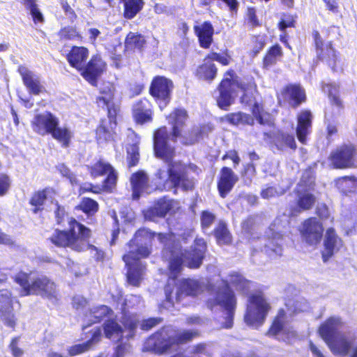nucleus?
Returning a JSON list of instances; mask_svg holds the SVG:
<instances>
[{
	"label": "nucleus",
	"mask_w": 357,
	"mask_h": 357,
	"mask_svg": "<svg viewBox=\"0 0 357 357\" xmlns=\"http://www.w3.org/2000/svg\"><path fill=\"white\" fill-rule=\"evenodd\" d=\"M238 177L231 169L225 167L220 171V176L218 183V188L222 197L226 195L231 190Z\"/></svg>",
	"instance_id": "nucleus-23"
},
{
	"label": "nucleus",
	"mask_w": 357,
	"mask_h": 357,
	"mask_svg": "<svg viewBox=\"0 0 357 357\" xmlns=\"http://www.w3.org/2000/svg\"><path fill=\"white\" fill-rule=\"evenodd\" d=\"M89 57V50L85 46L73 45L66 55L69 66L91 85L96 86L107 70V63L100 54H93L88 60Z\"/></svg>",
	"instance_id": "nucleus-4"
},
{
	"label": "nucleus",
	"mask_w": 357,
	"mask_h": 357,
	"mask_svg": "<svg viewBox=\"0 0 357 357\" xmlns=\"http://www.w3.org/2000/svg\"><path fill=\"white\" fill-rule=\"evenodd\" d=\"M256 174V167L254 163H248L243 166L241 173L243 182L245 185H250Z\"/></svg>",
	"instance_id": "nucleus-49"
},
{
	"label": "nucleus",
	"mask_w": 357,
	"mask_h": 357,
	"mask_svg": "<svg viewBox=\"0 0 357 357\" xmlns=\"http://www.w3.org/2000/svg\"><path fill=\"white\" fill-rule=\"evenodd\" d=\"M20 339V336L14 337L9 343L8 348L13 357H22L24 354V351L18 347Z\"/></svg>",
	"instance_id": "nucleus-54"
},
{
	"label": "nucleus",
	"mask_w": 357,
	"mask_h": 357,
	"mask_svg": "<svg viewBox=\"0 0 357 357\" xmlns=\"http://www.w3.org/2000/svg\"><path fill=\"white\" fill-rule=\"evenodd\" d=\"M278 26L279 29L284 32L287 28L294 26V20L290 15H283Z\"/></svg>",
	"instance_id": "nucleus-57"
},
{
	"label": "nucleus",
	"mask_w": 357,
	"mask_h": 357,
	"mask_svg": "<svg viewBox=\"0 0 357 357\" xmlns=\"http://www.w3.org/2000/svg\"><path fill=\"white\" fill-rule=\"evenodd\" d=\"M91 341H86L81 344H74L68 349V356L73 357L88 351L90 347Z\"/></svg>",
	"instance_id": "nucleus-50"
},
{
	"label": "nucleus",
	"mask_w": 357,
	"mask_h": 357,
	"mask_svg": "<svg viewBox=\"0 0 357 357\" xmlns=\"http://www.w3.org/2000/svg\"><path fill=\"white\" fill-rule=\"evenodd\" d=\"M298 206L302 210L310 209L315 202L314 196L307 190H304L301 183L297 187Z\"/></svg>",
	"instance_id": "nucleus-35"
},
{
	"label": "nucleus",
	"mask_w": 357,
	"mask_h": 357,
	"mask_svg": "<svg viewBox=\"0 0 357 357\" xmlns=\"http://www.w3.org/2000/svg\"><path fill=\"white\" fill-rule=\"evenodd\" d=\"M83 220L82 216L79 215L77 218H68V228H56L48 238V241L56 248H69L76 252H83L89 249L95 248L94 245L90 244L92 230L82 222Z\"/></svg>",
	"instance_id": "nucleus-3"
},
{
	"label": "nucleus",
	"mask_w": 357,
	"mask_h": 357,
	"mask_svg": "<svg viewBox=\"0 0 357 357\" xmlns=\"http://www.w3.org/2000/svg\"><path fill=\"white\" fill-rule=\"evenodd\" d=\"M31 126L40 136L51 135L63 148H68L71 144L73 132L67 127H60L59 119L50 112L36 114Z\"/></svg>",
	"instance_id": "nucleus-8"
},
{
	"label": "nucleus",
	"mask_w": 357,
	"mask_h": 357,
	"mask_svg": "<svg viewBox=\"0 0 357 357\" xmlns=\"http://www.w3.org/2000/svg\"><path fill=\"white\" fill-rule=\"evenodd\" d=\"M79 195L86 193V192H92L93 194H100L102 192L100 186L98 185H93V183H85L82 185H80L79 190Z\"/></svg>",
	"instance_id": "nucleus-56"
},
{
	"label": "nucleus",
	"mask_w": 357,
	"mask_h": 357,
	"mask_svg": "<svg viewBox=\"0 0 357 357\" xmlns=\"http://www.w3.org/2000/svg\"><path fill=\"white\" fill-rule=\"evenodd\" d=\"M178 291L179 294L196 296L202 291V287L197 280L183 279L179 281Z\"/></svg>",
	"instance_id": "nucleus-33"
},
{
	"label": "nucleus",
	"mask_w": 357,
	"mask_h": 357,
	"mask_svg": "<svg viewBox=\"0 0 357 357\" xmlns=\"http://www.w3.org/2000/svg\"><path fill=\"white\" fill-rule=\"evenodd\" d=\"M103 330L105 337L108 339L116 338V342H121L123 339V328L112 319L105 323Z\"/></svg>",
	"instance_id": "nucleus-34"
},
{
	"label": "nucleus",
	"mask_w": 357,
	"mask_h": 357,
	"mask_svg": "<svg viewBox=\"0 0 357 357\" xmlns=\"http://www.w3.org/2000/svg\"><path fill=\"white\" fill-rule=\"evenodd\" d=\"M286 95L291 101V105L298 106L305 99V93L300 85H290L286 88Z\"/></svg>",
	"instance_id": "nucleus-38"
},
{
	"label": "nucleus",
	"mask_w": 357,
	"mask_h": 357,
	"mask_svg": "<svg viewBox=\"0 0 357 357\" xmlns=\"http://www.w3.org/2000/svg\"><path fill=\"white\" fill-rule=\"evenodd\" d=\"M130 183L133 200H138L142 195H150L155 190L150 184L149 176L143 170L132 173L130 177Z\"/></svg>",
	"instance_id": "nucleus-14"
},
{
	"label": "nucleus",
	"mask_w": 357,
	"mask_h": 357,
	"mask_svg": "<svg viewBox=\"0 0 357 357\" xmlns=\"http://www.w3.org/2000/svg\"><path fill=\"white\" fill-rule=\"evenodd\" d=\"M145 43L144 37L139 34L129 33L125 40L127 48L129 49H142Z\"/></svg>",
	"instance_id": "nucleus-45"
},
{
	"label": "nucleus",
	"mask_w": 357,
	"mask_h": 357,
	"mask_svg": "<svg viewBox=\"0 0 357 357\" xmlns=\"http://www.w3.org/2000/svg\"><path fill=\"white\" fill-rule=\"evenodd\" d=\"M174 84L171 79L158 76V105L161 110L170 102Z\"/></svg>",
	"instance_id": "nucleus-24"
},
{
	"label": "nucleus",
	"mask_w": 357,
	"mask_h": 357,
	"mask_svg": "<svg viewBox=\"0 0 357 357\" xmlns=\"http://www.w3.org/2000/svg\"><path fill=\"white\" fill-rule=\"evenodd\" d=\"M219 86L220 96L217 99L218 105L224 109L232 103L234 96L236 95V90L240 89L243 92L241 98L242 103L251 105L253 102L254 93L256 92L255 84L250 81L248 83H238L233 79V75L228 72Z\"/></svg>",
	"instance_id": "nucleus-9"
},
{
	"label": "nucleus",
	"mask_w": 357,
	"mask_h": 357,
	"mask_svg": "<svg viewBox=\"0 0 357 357\" xmlns=\"http://www.w3.org/2000/svg\"><path fill=\"white\" fill-rule=\"evenodd\" d=\"M155 233L142 227L137 229L127 243L128 250L122 256L126 269L127 282L133 287H139L146 270L142 259L148 258L152 252V244Z\"/></svg>",
	"instance_id": "nucleus-2"
},
{
	"label": "nucleus",
	"mask_w": 357,
	"mask_h": 357,
	"mask_svg": "<svg viewBox=\"0 0 357 357\" xmlns=\"http://www.w3.org/2000/svg\"><path fill=\"white\" fill-rule=\"evenodd\" d=\"M227 119L233 125L252 124L253 122V119L250 115L243 112L230 114L227 115Z\"/></svg>",
	"instance_id": "nucleus-46"
},
{
	"label": "nucleus",
	"mask_w": 357,
	"mask_h": 357,
	"mask_svg": "<svg viewBox=\"0 0 357 357\" xmlns=\"http://www.w3.org/2000/svg\"><path fill=\"white\" fill-rule=\"evenodd\" d=\"M142 350L144 351H156V336L155 334H152L145 340Z\"/></svg>",
	"instance_id": "nucleus-58"
},
{
	"label": "nucleus",
	"mask_w": 357,
	"mask_h": 357,
	"mask_svg": "<svg viewBox=\"0 0 357 357\" xmlns=\"http://www.w3.org/2000/svg\"><path fill=\"white\" fill-rule=\"evenodd\" d=\"M11 186V180L6 174H0V197L6 195Z\"/></svg>",
	"instance_id": "nucleus-53"
},
{
	"label": "nucleus",
	"mask_w": 357,
	"mask_h": 357,
	"mask_svg": "<svg viewBox=\"0 0 357 357\" xmlns=\"http://www.w3.org/2000/svg\"><path fill=\"white\" fill-rule=\"evenodd\" d=\"M285 192L284 189H277L275 187H267L264 189H262L261 192V196L264 199H271L275 197L280 196Z\"/></svg>",
	"instance_id": "nucleus-52"
},
{
	"label": "nucleus",
	"mask_w": 357,
	"mask_h": 357,
	"mask_svg": "<svg viewBox=\"0 0 357 357\" xmlns=\"http://www.w3.org/2000/svg\"><path fill=\"white\" fill-rule=\"evenodd\" d=\"M0 311L1 316L13 311V296L8 289L0 290Z\"/></svg>",
	"instance_id": "nucleus-40"
},
{
	"label": "nucleus",
	"mask_w": 357,
	"mask_h": 357,
	"mask_svg": "<svg viewBox=\"0 0 357 357\" xmlns=\"http://www.w3.org/2000/svg\"><path fill=\"white\" fill-rule=\"evenodd\" d=\"M337 188L343 193H347L356 190L357 179L354 176H344L335 181Z\"/></svg>",
	"instance_id": "nucleus-41"
},
{
	"label": "nucleus",
	"mask_w": 357,
	"mask_h": 357,
	"mask_svg": "<svg viewBox=\"0 0 357 357\" xmlns=\"http://www.w3.org/2000/svg\"><path fill=\"white\" fill-rule=\"evenodd\" d=\"M282 55V49L280 45L273 46L264 59V64L266 67L271 66L276 63L277 58Z\"/></svg>",
	"instance_id": "nucleus-47"
},
{
	"label": "nucleus",
	"mask_w": 357,
	"mask_h": 357,
	"mask_svg": "<svg viewBox=\"0 0 357 357\" xmlns=\"http://www.w3.org/2000/svg\"><path fill=\"white\" fill-rule=\"evenodd\" d=\"M229 284L235 287L236 289L244 291L249 285L242 275L238 273H233L229 275V279L224 282L222 288L218 289L215 298L213 301H208V306L213 308L215 305H220L225 310V322L223 328H230L233 326V318L236 307V298Z\"/></svg>",
	"instance_id": "nucleus-6"
},
{
	"label": "nucleus",
	"mask_w": 357,
	"mask_h": 357,
	"mask_svg": "<svg viewBox=\"0 0 357 357\" xmlns=\"http://www.w3.org/2000/svg\"><path fill=\"white\" fill-rule=\"evenodd\" d=\"M126 151V163L128 169L137 166L140 160L139 139L135 137L132 144H128Z\"/></svg>",
	"instance_id": "nucleus-32"
},
{
	"label": "nucleus",
	"mask_w": 357,
	"mask_h": 357,
	"mask_svg": "<svg viewBox=\"0 0 357 357\" xmlns=\"http://www.w3.org/2000/svg\"><path fill=\"white\" fill-rule=\"evenodd\" d=\"M342 321L339 317H331L319 328V334L326 343L337 335V331L341 326Z\"/></svg>",
	"instance_id": "nucleus-26"
},
{
	"label": "nucleus",
	"mask_w": 357,
	"mask_h": 357,
	"mask_svg": "<svg viewBox=\"0 0 357 357\" xmlns=\"http://www.w3.org/2000/svg\"><path fill=\"white\" fill-rule=\"evenodd\" d=\"M252 114L259 123L261 125L268 123L270 117L269 115L268 114L264 113L259 105L256 102L254 103L252 107Z\"/></svg>",
	"instance_id": "nucleus-51"
},
{
	"label": "nucleus",
	"mask_w": 357,
	"mask_h": 357,
	"mask_svg": "<svg viewBox=\"0 0 357 357\" xmlns=\"http://www.w3.org/2000/svg\"><path fill=\"white\" fill-rule=\"evenodd\" d=\"M122 324L124 328L129 331L128 338L133 337L139 325L136 314H124L122 317Z\"/></svg>",
	"instance_id": "nucleus-43"
},
{
	"label": "nucleus",
	"mask_w": 357,
	"mask_h": 357,
	"mask_svg": "<svg viewBox=\"0 0 357 357\" xmlns=\"http://www.w3.org/2000/svg\"><path fill=\"white\" fill-rule=\"evenodd\" d=\"M265 251L271 255V253H274L275 255L280 256L282 255V248L280 245L277 244L276 245H273V243H270L269 245H266Z\"/></svg>",
	"instance_id": "nucleus-64"
},
{
	"label": "nucleus",
	"mask_w": 357,
	"mask_h": 357,
	"mask_svg": "<svg viewBox=\"0 0 357 357\" xmlns=\"http://www.w3.org/2000/svg\"><path fill=\"white\" fill-rule=\"evenodd\" d=\"M52 189L49 187L34 191L29 201L31 206V211L34 214L42 213L45 210V206L47 200L48 195Z\"/></svg>",
	"instance_id": "nucleus-29"
},
{
	"label": "nucleus",
	"mask_w": 357,
	"mask_h": 357,
	"mask_svg": "<svg viewBox=\"0 0 357 357\" xmlns=\"http://www.w3.org/2000/svg\"><path fill=\"white\" fill-rule=\"evenodd\" d=\"M206 250V242L203 238H196L190 250H181L179 245H174L172 248L166 247L163 251L165 257L169 254V279L175 280L185 264L190 268H197L202 264Z\"/></svg>",
	"instance_id": "nucleus-5"
},
{
	"label": "nucleus",
	"mask_w": 357,
	"mask_h": 357,
	"mask_svg": "<svg viewBox=\"0 0 357 357\" xmlns=\"http://www.w3.org/2000/svg\"><path fill=\"white\" fill-rule=\"evenodd\" d=\"M17 72L20 75L22 82L29 93L36 96L45 91L40 78L26 66H18Z\"/></svg>",
	"instance_id": "nucleus-19"
},
{
	"label": "nucleus",
	"mask_w": 357,
	"mask_h": 357,
	"mask_svg": "<svg viewBox=\"0 0 357 357\" xmlns=\"http://www.w3.org/2000/svg\"><path fill=\"white\" fill-rule=\"evenodd\" d=\"M312 126V114L309 111H303L298 115L296 135L302 144L306 143V137L310 132Z\"/></svg>",
	"instance_id": "nucleus-28"
},
{
	"label": "nucleus",
	"mask_w": 357,
	"mask_h": 357,
	"mask_svg": "<svg viewBox=\"0 0 357 357\" xmlns=\"http://www.w3.org/2000/svg\"><path fill=\"white\" fill-rule=\"evenodd\" d=\"M143 215L146 220H154L156 218V206H151L143 210Z\"/></svg>",
	"instance_id": "nucleus-63"
},
{
	"label": "nucleus",
	"mask_w": 357,
	"mask_h": 357,
	"mask_svg": "<svg viewBox=\"0 0 357 357\" xmlns=\"http://www.w3.org/2000/svg\"><path fill=\"white\" fill-rule=\"evenodd\" d=\"M101 93L102 96L96 98L97 106L106 112L107 120L117 123V118L121 114L120 104L115 101L114 93L106 92H101Z\"/></svg>",
	"instance_id": "nucleus-15"
},
{
	"label": "nucleus",
	"mask_w": 357,
	"mask_h": 357,
	"mask_svg": "<svg viewBox=\"0 0 357 357\" xmlns=\"http://www.w3.org/2000/svg\"><path fill=\"white\" fill-rule=\"evenodd\" d=\"M312 35L318 58L326 63L333 70H337L339 60L335 50L332 47L331 43H324L317 31H314Z\"/></svg>",
	"instance_id": "nucleus-13"
},
{
	"label": "nucleus",
	"mask_w": 357,
	"mask_h": 357,
	"mask_svg": "<svg viewBox=\"0 0 357 357\" xmlns=\"http://www.w3.org/2000/svg\"><path fill=\"white\" fill-rule=\"evenodd\" d=\"M30 13L32 17L33 21L35 24L43 23L45 21L43 15L38 9V6L30 10Z\"/></svg>",
	"instance_id": "nucleus-62"
},
{
	"label": "nucleus",
	"mask_w": 357,
	"mask_h": 357,
	"mask_svg": "<svg viewBox=\"0 0 357 357\" xmlns=\"http://www.w3.org/2000/svg\"><path fill=\"white\" fill-rule=\"evenodd\" d=\"M117 123L103 118L95 130V137L98 143H105L114 140Z\"/></svg>",
	"instance_id": "nucleus-22"
},
{
	"label": "nucleus",
	"mask_w": 357,
	"mask_h": 357,
	"mask_svg": "<svg viewBox=\"0 0 357 357\" xmlns=\"http://www.w3.org/2000/svg\"><path fill=\"white\" fill-rule=\"evenodd\" d=\"M65 215L66 211L64 207L58 204L54 211V217L57 225H61L63 224Z\"/></svg>",
	"instance_id": "nucleus-60"
},
{
	"label": "nucleus",
	"mask_w": 357,
	"mask_h": 357,
	"mask_svg": "<svg viewBox=\"0 0 357 357\" xmlns=\"http://www.w3.org/2000/svg\"><path fill=\"white\" fill-rule=\"evenodd\" d=\"M215 215L208 211H203L201 216L202 227L204 232L210 228L215 220Z\"/></svg>",
	"instance_id": "nucleus-55"
},
{
	"label": "nucleus",
	"mask_w": 357,
	"mask_h": 357,
	"mask_svg": "<svg viewBox=\"0 0 357 357\" xmlns=\"http://www.w3.org/2000/svg\"><path fill=\"white\" fill-rule=\"evenodd\" d=\"M301 232L308 244L315 245L321 240L323 227L317 218H311L304 222Z\"/></svg>",
	"instance_id": "nucleus-17"
},
{
	"label": "nucleus",
	"mask_w": 357,
	"mask_h": 357,
	"mask_svg": "<svg viewBox=\"0 0 357 357\" xmlns=\"http://www.w3.org/2000/svg\"><path fill=\"white\" fill-rule=\"evenodd\" d=\"M343 242L335 233L333 228L326 230L324 238V250L322 251V258L324 261H326L334 253L340 250L342 247Z\"/></svg>",
	"instance_id": "nucleus-20"
},
{
	"label": "nucleus",
	"mask_w": 357,
	"mask_h": 357,
	"mask_svg": "<svg viewBox=\"0 0 357 357\" xmlns=\"http://www.w3.org/2000/svg\"><path fill=\"white\" fill-rule=\"evenodd\" d=\"M58 36L61 40H77L79 41H82L83 40V36L77 30V27L73 26H66L61 28L58 32Z\"/></svg>",
	"instance_id": "nucleus-42"
},
{
	"label": "nucleus",
	"mask_w": 357,
	"mask_h": 357,
	"mask_svg": "<svg viewBox=\"0 0 357 357\" xmlns=\"http://www.w3.org/2000/svg\"><path fill=\"white\" fill-rule=\"evenodd\" d=\"M156 325V318L151 317L143 319L140 323V328L144 331H148Z\"/></svg>",
	"instance_id": "nucleus-61"
},
{
	"label": "nucleus",
	"mask_w": 357,
	"mask_h": 357,
	"mask_svg": "<svg viewBox=\"0 0 357 357\" xmlns=\"http://www.w3.org/2000/svg\"><path fill=\"white\" fill-rule=\"evenodd\" d=\"M188 118L187 112L182 108L175 109L167 120L172 126V132L167 133L165 128L158 129V158H162L167 163L168 178L174 187L188 190L193 188V181L187 178L181 163H172L174 148L172 144L176 142L180 135L179 128L183 126Z\"/></svg>",
	"instance_id": "nucleus-1"
},
{
	"label": "nucleus",
	"mask_w": 357,
	"mask_h": 357,
	"mask_svg": "<svg viewBox=\"0 0 357 357\" xmlns=\"http://www.w3.org/2000/svg\"><path fill=\"white\" fill-rule=\"evenodd\" d=\"M106 177L102 180L100 186L103 192L112 193L116 188L118 181V173L114 168L109 172L106 174Z\"/></svg>",
	"instance_id": "nucleus-39"
},
{
	"label": "nucleus",
	"mask_w": 357,
	"mask_h": 357,
	"mask_svg": "<svg viewBox=\"0 0 357 357\" xmlns=\"http://www.w3.org/2000/svg\"><path fill=\"white\" fill-rule=\"evenodd\" d=\"M215 236L220 245L228 244L231 242V235L225 223H219L215 230Z\"/></svg>",
	"instance_id": "nucleus-44"
},
{
	"label": "nucleus",
	"mask_w": 357,
	"mask_h": 357,
	"mask_svg": "<svg viewBox=\"0 0 357 357\" xmlns=\"http://www.w3.org/2000/svg\"><path fill=\"white\" fill-rule=\"evenodd\" d=\"M322 90L324 93H328L331 102L337 107L341 105V100L337 96V88L335 84H327L322 86Z\"/></svg>",
	"instance_id": "nucleus-48"
},
{
	"label": "nucleus",
	"mask_w": 357,
	"mask_h": 357,
	"mask_svg": "<svg viewBox=\"0 0 357 357\" xmlns=\"http://www.w3.org/2000/svg\"><path fill=\"white\" fill-rule=\"evenodd\" d=\"M308 308V303L303 298L300 300H289L285 303V309L282 308L279 310L271 328L267 333L268 335L286 341L281 336L286 333V325L287 323L291 320L294 314L300 312L306 311Z\"/></svg>",
	"instance_id": "nucleus-10"
},
{
	"label": "nucleus",
	"mask_w": 357,
	"mask_h": 357,
	"mask_svg": "<svg viewBox=\"0 0 357 357\" xmlns=\"http://www.w3.org/2000/svg\"><path fill=\"white\" fill-rule=\"evenodd\" d=\"M132 116L137 123L144 124L153 120V111L149 101L139 100L133 105Z\"/></svg>",
	"instance_id": "nucleus-21"
},
{
	"label": "nucleus",
	"mask_w": 357,
	"mask_h": 357,
	"mask_svg": "<svg viewBox=\"0 0 357 357\" xmlns=\"http://www.w3.org/2000/svg\"><path fill=\"white\" fill-rule=\"evenodd\" d=\"M269 305L261 292L255 293L249 298L246 313L244 316L245 324L252 328L261 326L266 319Z\"/></svg>",
	"instance_id": "nucleus-11"
},
{
	"label": "nucleus",
	"mask_w": 357,
	"mask_h": 357,
	"mask_svg": "<svg viewBox=\"0 0 357 357\" xmlns=\"http://www.w3.org/2000/svg\"><path fill=\"white\" fill-rule=\"evenodd\" d=\"M197 335V331H183L175 332L171 327H165L158 331V354L173 349L178 344L191 340Z\"/></svg>",
	"instance_id": "nucleus-12"
},
{
	"label": "nucleus",
	"mask_w": 357,
	"mask_h": 357,
	"mask_svg": "<svg viewBox=\"0 0 357 357\" xmlns=\"http://www.w3.org/2000/svg\"><path fill=\"white\" fill-rule=\"evenodd\" d=\"M194 31L198 38L199 45L202 48H208L213 42L214 29L210 22L206 21L194 26Z\"/></svg>",
	"instance_id": "nucleus-25"
},
{
	"label": "nucleus",
	"mask_w": 357,
	"mask_h": 357,
	"mask_svg": "<svg viewBox=\"0 0 357 357\" xmlns=\"http://www.w3.org/2000/svg\"><path fill=\"white\" fill-rule=\"evenodd\" d=\"M3 319L4 324L11 328L13 330L15 329L16 326V319L13 311L11 312H7L4 316H1Z\"/></svg>",
	"instance_id": "nucleus-59"
},
{
	"label": "nucleus",
	"mask_w": 357,
	"mask_h": 357,
	"mask_svg": "<svg viewBox=\"0 0 357 357\" xmlns=\"http://www.w3.org/2000/svg\"><path fill=\"white\" fill-rule=\"evenodd\" d=\"M357 344V337L347 334H337L332 340L326 342L331 351L334 354L346 356L349 353L352 345Z\"/></svg>",
	"instance_id": "nucleus-16"
},
{
	"label": "nucleus",
	"mask_w": 357,
	"mask_h": 357,
	"mask_svg": "<svg viewBox=\"0 0 357 357\" xmlns=\"http://www.w3.org/2000/svg\"><path fill=\"white\" fill-rule=\"evenodd\" d=\"M123 4V16L126 20H132L139 13L144 6V0H119Z\"/></svg>",
	"instance_id": "nucleus-31"
},
{
	"label": "nucleus",
	"mask_w": 357,
	"mask_h": 357,
	"mask_svg": "<svg viewBox=\"0 0 357 357\" xmlns=\"http://www.w3.org/2000/svg\"><path fill=\"white\" fill-rule=\"evenodd\" d=\"M32 271H18L13 277V281L20 287V296H40L43 298L56 297L57 285L50 278L40 275L31 278Z\"/></svg>",
	"instance_id": "nucleus-7"
},
{
	"label": "nucleus",
	"mask_w": 357,
	"mask_h": 357,
	"mask_svg": "<svg viewBox=\"0 0 357 357\" xmlns=\"http://www.w3.org/2000/svg\"><path fill=\"white\" fill-rule=\"evenodd\" d=\"M354 153L353 146H342L333 151L330 155V161L335 168H346L352 165Z\"/></svg>",
	"instance_id": "nucleus-18"
},
{
	"label": "nucleus",
	"mask_w": 357,
	"mask_h": 357,
	"mask_svg": "<svg viewBox=\"0 0 357 357\" xmlns=\"http://www.w3.org/2000/svg\"><path fill=\"white\" fill-rule=\"evenodd\" d=\"M217 73V68L214 63L211 61H206L204 64L199 66L196 71V76L199 79L211 81Z\"/></svg>",
	"instance_id": "nucleus-37"
},
{
	"label": "nucleus",
	"mask_w": 357,
	"mask_h": 357,
	"mask_svg": "<svg viewBox=\"0 0 357 357\" xmlns=\"http://www.w3.org/2000/svg\"><path fill=\"white\" fill-rule=\"evenodd\" d=\"M113 169L114 167L111 164L102 159L87 167V169L93 178L104 176Z\"/></svg>",
	"instance_id": "nucleus-36"
},
{
	"label": "nucleus",
	"mask_w": 357,
	"mask_h": 357,
	"mask_svg": "<svg viewBox=\"0 0 357 357\" xmlns=\"http://www.w3.org/2000/svg\"><path fill=\"white\" fill-rule=\"evenodd\" d=\"M99 204L98 202L91 197H84L75 206L74 211H82L86 218L90 220L89 224L96 222L95 215L99 211Z\"/></svg>",
	"instance_id": "nucleus-27"
},
{
	"label": "nucleus",
	"mask_w": 357,
	"mask_h": 357,
	"mask_svg": "<svg viewBox=\"0 0 357 357\" xmlns=\"http://www.w3.org/2000/svg\"><path fill=\"white\" fill-rule=\"evenodd\" d=\"M273 143L277 149L280 151H285L287 149L295 150L296 149L294 134H289L282 130H280L275 134Z\"/></svg>",
	"instance_id": "nucleus-30"
}]
</instances>
